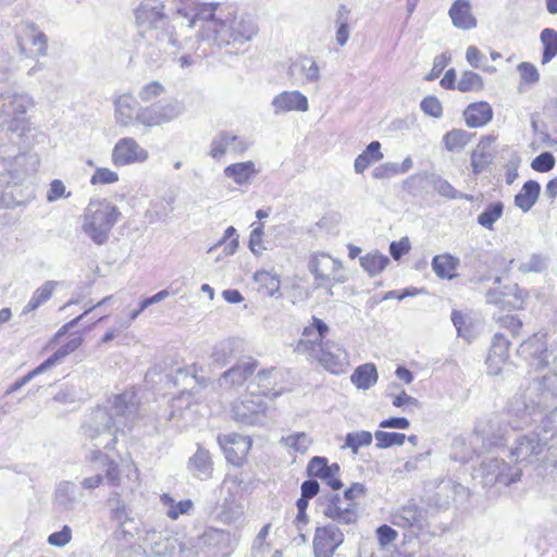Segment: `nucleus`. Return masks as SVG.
Wrapping results in <instances>:
<instances>
[{"instance_id": "1", "label": "nucleus", "mask_w": 557, "mask_h": 557, "mask_svg": "<svg viewBox=\"0 0 557 557\" xmlns=\"http://www.w3.org/2000/svg\"><path fill=\"white\" fill-rule=\"evenodd\" d=\"M556 398V372L533 377L524 389L515 394L504 412L480 421L474 431L490 448L503 447L512 431L532 425Z\"/></svg>"}, {"instance_id": "2", "label": "nucleus", "mask_w": 557, "mask_h": 557, "mask_svg": "<svg viewBox=\"0 0 557 557\" xmlns=\"http://www.w3.org/2000/svg\"><path fill=\"white\" fill-rule=\"evenodd\" d=\"M175 13L188 20V27L197 22L203 24L199 38L212 46L222 48L230 45H243L252 39L258 27L248 14H223L219 2H199L198 0H174Z\"/></svg>"}, {"instance_id": "3", "label": "nucleus", "mask_w": 557, "mask_h": 557, "mask_svg": "<svg viewBox=\"0 0 557 557\" xmlns=\"http://www.w3.org/2000/svg\"><path fill=\"white\" fill-rule=\"evenodd\" d=\"M138 404L136 393L125 391L110 397L104 406L97 407L85 431L91 441H96L94 446L113 450L116 433L124 428L131 429L135 423Z\"/></svg>"}, {"instance_id": "4", "label": "nucleus", "mask_w": 557, "mask_h": 557, "mask_svg": "<svg viewBox=\"0 0 557 557\" xmlns=\"http://www.w3.org/2000/svg\"><path fill=\"white\" fill-rule=\"evenodd\" d=\"M327 332L329 325L312 317V323L302 331V336L307 338L297 342L295 351L307 355L333 374L344 373L349 364L348 355L339 344L324 339Z\"/></svg>"}, {"instance_id": "5", "label": "nucleus", "mask_w": 557, "mask_h": 557, "mask_svg": "<svg viewBox=\"0 0 557 557\" xmlns=\"http://www.w3.org/2000/svg\"><path fill=\"white\" fill-rule=\"evenodd\" d=\"M136 23L140 27H146L141 32V36L146 40L156 39L157 51L152 50L147 55L151 59H158L159 53L166 49V46L176 47L178 49H187L194 47L191 39L180 42L172 30L168 27V17L164 13V4L159 0H144L135 10Z\"/></svg>"}, {"instance_id": "6", "label": "nucleus", "mask_w": 557, "mask_h": 557, "mask_svg": "<svg viewBox=\"0 0 557 557\" xmlns=\"http://www.w3.org/2000/svg\"><path fill=\"white\" fill-rule=\"evenodd\" d=\"M36 154H17L13 159H0V208H13L25 205L21 185L24 180L36 172Z\"/></svg>"}, {"instance_id": "7", "label": "nucleus", "mask_w": 557, "mask_h": 557, "mask_svg": "<svg viewBox=\"0 0 557 557\" xmlns=\"http://www.w3.org/2000/svg\"><path fill=\"white\" fill-rule=\"evenodd\" d=\"M121 212L108 200H92L86 208L83 231L97 245H103Z\"/></svg>"}, {"instance_id": "8", "label": "nucleus", "mask_w": 557, "mask_h": 557, "mask_svg": "<svg viewBox=\"0 0 557 557\" xmlns=\"http://www.w3.org/2000/svg\"><path fill=\"white\" fill-rule=\"evenodd\" d=\"M517 355L529 368L541 370L557 364V343L549 346L546 333H535L519 345Z\"/></svg>"}, {"instance_id": "9", "label": "nucleus", "mask_w": 557, "mask_h": 557, "mask_svg": "<svg viewBox=\"0 0 557 557\" xmlns=\"http://www.w3.org/2000/svg\"><path fill=\"white\" fill-rule=\"evenodd\" d=\"M549 442V435L543 434L540 429L519 435L509 451V458L516 465H530L539 461L540 456Z\"/></svg>"}, {"instance_id": "10", "label": "nucleus", "mask_w": 557, "mask_h": 557, "mask_svg": "<svg viewBox=\"0 0 557 557\" xmlns=\"http://www.w3.org/2000/svg\"><path fill=\"white\" fill-rule=\"evenodd\" d=\"M485 486L502 484L508 486L520 480L522 470L520 466H510L503 459L486 456L476 470Z\"/></svg>"}, {"instance_id": "11", "label": "nucleus", "mask_w": 557, "mask_h": 557, "mask_svg": "<svg viewBox=\"0 0 557 557\" xmlns=\"http://www.w3.org/2000/svg\"><path fill=\"white\" fill-rule=\"evenodd\" d=\"M267 403L255 391L243 396L232 406L234 420L242 425H263L267 422Z\"/></svg>"}, {"instance_id": "12", "label": "nucleus", "mask_w": 557, "mask_h": 557, "mask_svg": "<svg viewBox=\"0 0 557 557\" xmlns=\"http://www.w3.org/2000/svg\"><path fill=\"white\" fill-rule=\"evenodd\" d=\"M184 106L175 100L159 101L151 106L140 108L137 114V123L144 126H160L181 116Z\"/></svg>"}, {"instance_id": "13", "label": "nucleus", "mask_w": 557, "mask_h": 557, "mask_svg": "<svg viewBox=\"0 0 557 557\" xmlns=\"http://www.w3.org/2000/svg\"><path fill=\"white\" fill-rule=\"evenodd\" d=\"M16 40L20 52L28 55L26 46L29 44L33 49L32 53L45 57L48 50V38L47 36L38 30L37 25L30 21H22L16 25Z\"/></svg>"}, {"instance_id": "14", "label": "nucleus", "mask_w": 557, "mask_h": 557, "mask_svg": "<svg viewBox=\"0 0 557 557\" xmlns=\"http://www.w3.org/2000/svg\"><path fill=\"white\" fill-rule=\"evenodd\" d=\"M319 502L323 506L322 512L325 517L343 524H351L357 521L355 503H346L344 496L330 494L320 496Z\"/></svg>"}, {"instance_id": "15", "label": "nucleus", "mask_w": 557, "mask_h": 557, "mask_svg": "<svg viewBox=\"0 0 557 557\" xmlns=\"http://www.w3.org/2000/svg\"><path fill=\"white\" fill-rule=\"evenodd\" d=\"M344 542V533L334 524L318 527L313 537L314 557H333Z\"/></svg>"}, {"instance_id": "16", "label": "nucleus", "mask_w": 557, "mask_h": 557, "mask_svg": "<svg viewBox=\"0 0 557 557\" xmlns=\"http://www.w3.org/2000/svg\"><path fill=\"white\" fill-rule=\"evenodd\" d=\"M3 94L0 102L4 104V110L0 112V116H12L16 124L23 122L27 110L34 106L33 98L26 92L13 90L10 86L3 89Z\"/></svg>"}, {"instance_id": "17", "label": "nucleus", "mask_w": 557, "mask_h": 557, "mask_svg": "<svg viewBox=\"0 0 557 557\" xmlns=\"http://www.w3.org/2000/svg\"><path fill=\"white\" fill-rule=\"evenodd\" d=\"M429 511L413 502H408L392 515V523L396 527L423 530L428 525Z\"/></svg>"}, {"instance_id": "18", "label": "nucleus", "mask_w": 557, "mask_h": 557, "mask_svg": "<svg viewBox=\"0 0 557 557\" xmlns=\"http://www.w3.org/2000/svg\"><path fill=\"white\" fill-rule=\"evenodd\" d=\"M218 441L226 460L236 467H240L251 447V441L236 433L219 436Z\"/></svg>"}, {"instance_id": "19", "label": "nucleus", "mask_w": 557, "mask_h": 557, "mask_svg": "<svg viewBox=\"0 0 557 557\" xmlns=\"http://www.w3.org/2000/svg\"><path fill=\"white\" fill-rule=\"evenodd\" d=\"M250 146V143L227 131L219 132L211 140L209 154L213 159H221L227 151L243 153Z\"/></svg>"}, {"instance_id": "20", "label": "nucleus", "mask_w": 557, "mask_h": 557, "mask_svg": "<svg viewBox=\"0 0 557 557\" xmlns=\"http://www.w3.org/2000/svg\"><path fill=\"white\" fill-rule=\"evenodd\" d=\"M509 347L510 341L505 333L497 332L494 334L485 361L490 375H498L502 372L503 366L509 357Z\"/></svg>"}, {"instance_id": "21", "label": "nucleus", "mask_w": 557, "mask_h": 557, "mask_svg": "<svg viewBox=\"0 0 557 557\" xmlns=\"http://www.w3.org/2000/svg\"><path fill=\"white\" fill-rule=\"evenodd\" d=\"M147 159L148 152L132 137L120 139L113 148L112 160L115 165L144 162Z\"/></svg>"}, {"instance_id": "22", "label": "nucleus", "mask_w": 557, "mask_h": 557, "mask_svg": "<svg viewBox=\"0 0 557 557\" xmlns=\"http://www.w3.org/2000/svg\"><path fill=\"white\" fill-rule=\"evenodd\" d=\"M468 490L460 483L450 479L443 480L437 486V491L428 497V505L436 509H447L457 497H463Z\"/></svg>"}, {"instance_id": "23", "label": "nucleus", "mask_w": 557, "mask_h": 557, "mask_svg": "<svg viewBox=\"0 0 557 557\" xmlns=\"http://www.w3.org/2000/svg\"><path fill=\"white\" fill-rule=\"evenodd\" d=\"M271 107L275 115L290 111L307 112L309 109L307 97L299 90L280 92L273 98Z\"/></svg>"}, {"instance_id": "24", "label": "nucleus", "mask_w": 557, "mask_h": 557, "mask_svg": "<svg viewBox=\"0 0 557 557\" xmlns=\"http://www.w3.org/2000/svg\"><path fill=\"white\" fill-rule=\"evenodd\" d=\"M81 497L82 493L75 483L62 481L54 490L53 502L59 512H70L75 510Z\"/></svg>"}, {"instance_id": "25", "label": "nucleus", "mask_w": 557, "mask_h": 557, "mask_svg": "<svg viewBox=\"0 0 557 557\" xmlns=\"http://www.w3.org/2000/svg\"><path fill=\"white\" fill-rule=\"evenodd\" d=\"M244 342L239 338H227L213 346L211 359L218 367H225L244 351Z\"/></svg>"}, {"instance_id": "26", "label": "nucleus", "mask_w": 557, "mask_h": 557, "mask_svg": "<svg viewBox=\"0 0 557 557\" xmlns=\"http://www.w3.org/2000/svg\"><path fill=\"white\" fill-rule=\"evenodd\" d=\"M141 107L135 97L128 94L119 96L114 100L115 120L121 126H129L137 123V114Z\"/></svg>"}, {"instance_id": "27", "label": "nucleus", "mask_w": 557, "mask_h": 557, "mask_svg": "<svg viewBox=\"0 0 557 557\" xmlns=\"http://www.w3.org/2000/svg\"><path fill=\"white\" fill-rule=\"evenodd\" d=\"M257 361L252 358L239 361L232 368L223 372L219 379L220 385L239 386L255 372Z\"/></svg>"}, {"instance_id": "28", "label": "nucleus", "mask_w": 557, "mask_h": 557, "mask_svg": "<svg viewBox=\"0 0 557 557\" xmlns=\"http://www.w3.org/2000/svg\"><path fill=\"white\" fill-rule=\"evenodd\" d=\"M448 15L453 25L462 30L476 27V18L472 14L470 0H456L449 8Z\"/></svg>"}, {"instance_id": "29", "label": "nucleus", "mask_w": 557, "mask_h": 557, "mask_svg": "<svg viewBox=\"0 0 557 557\" xmlns=\"http://www.w3.org/2000/svg\"><path fill=\"white\" fill-rule=\"evenodd\" d=\"M463 116L469 127H482L492 120L493 109L485 101L471 103L463 111Z\"/></svg>"}, {"instance_id": "30", "label": "nucleus", "mask_w": 557, "mask_h": 557, "mask_svg": "<svg viewBox=\"0 0 557 557\" xmlns=\"http://www.w3.org/2000/svg\"><path fill=\"white\" fill-rule=\"evenodd\" d=\"M493 141L494 137H484L472 151L471 165L475 174L483 172L493 162L494 152L491 148Z\"/></svg>"}, {"instance_id": "31", "label": "nucleus", "mask_w": 557, "mask_h": 557, "mask_svg": "<svg viewBox=\"0 0 557 557\" xmlns=\"http://www.w3.org/2000/svg\"><path fill=\"white\" fill-rule=\"evenodd\" d=\"M188 468L197 479L207 480L211 478L213 462L210 453L199 446L197 451L189 458Z\"/></svg>"}, {"instance_id": "32", "label": "nucleus", "mask_w": 557, "mask_h": 557, "mask_svg": "<svg viewBox=\"0 0 557 557\" xmlns=\"http://www.w3.org/2000/svg\"><path fill=\"white\" fill-rule=\"evenodd\" d=\"M540 193V183L533 180H529L523 184L521 190L515 196V205L525 213L530 211L535 205Z\"/></svg>"}, {"instance_id": "33", "label": "nucleus", "mask_w": 557, "mask_h": 557, "mask_svg": "<svg viewBox=\"0 0 557 557\" xmlns=\"http://www.w3.org/2000/svg\"><path fill=\"white\" fill-rule=\"evenodd\" d=\"M223 173L235 184L244 185L257 174V170L253 161H245L227 165Z\"/></svg>"}, {"instance_id": "34", "label": "nucleus", "mask_w": 557, "mask_h": 557, "mask_svg": "<svg viewBox=\"0 0 557 557\" xmlns=\"http://www.w3.org/2000/svg\"><path fill=\"white\" fill-rule=\"evenodd\" d=\"M58 285L59 282L57 281H46L33 293L30 299L23 308L22 314H27L45 305L52 297V294Z\"/></svg>"}, {"instance_id": "35", "label": "nucleus", "mask_w": 557, "mask_h": 557, "mask_svg": "<svg viewBox=\"0 0 557 557\" xmlns=\"http://www.w3.org/2000/svg\"><path fill=\"white\" fill-rule=\"evenodd\" d=\"M383 157L384 156L381 151V143L377 140L371 141L367 148L355 159V172L362 174L371 163L382 160Z\"/></svg>"}, {"instance_id": "36", "label": "nucleus", "mask_w": 557, "mask_h": 557, "mask_svg": "<svg viewBox=\"0 0 557 557\" xmlns=\"http://www.w3.org/2000/svg\"><path fill=\"white\" fill-rule=\"evenodd\" d=\"M458 265L459 259L449 253L437 255L432 260V269L441 278H454Z\"/></svg>"}, {"instance_id": "37", "label": "nucleus", "mask_w": 557, "mask_h": 557, "mask_svg": "<svg viewBox=\"0 0 557 557\" xmlns=\"http://www.w3.org/2000/svg\"><path fill=\"white\" fill-rule=\"evenodd\" d=\"M351 383L359 389H368L377 381V371L373 363L357 367L351 374Z\"/></svg>"}, {"instance_id": "38", "label": "nucleus", "mask_w": 557, "mask_h": 557, "mask_svg": "<svg viewBox=\"0 0 557 557\" xmlns=\"http://www.w3.org/2000/svg\"><path fill=\"white\" fill-rule=\"evenodd\" d=\"M361 268L371 276L380 274L388 264L389 258L379 251L369 252L359 259Z\"/></svg>"}, {"instance_id": "39", "label": "nucleus", "mask_w": 557, "mask_h": 557, "mask_svg": "<svg viewBox=\"0 0 557 557\" xmlns=\"http://www.w3.org/2000/svg\"><path fill=\"white\" fill-rule=\"evenodd\" d=\"M274 369L260 370L255 376L253 381L249 384V389L255 391L256 395L264 397L269 396L275 385V379L273 377Z\"/></svg>"}, {"instance_id": "40", "label": "nucleus", "mask_w": 557, "mask_h": 557, "mask_svg": "<svg viewBox=\"0 0 557 557\" xmlns=\"http://www.w3.org/2000/svg\"><path fill=\"white\" fill-rule=\"evenodd\" d=\"M83 344V337L76 335L59 347L49 358L41 362V368L48 370L59 363L64 357L72 354Z\"/></svg>"}, {"instance_id": "41", "label": "nucleus", "mask_w": 557, "mask_h": 557, "mask_svg": "<svg viewBox=\"0 0 557 557\" xmlns=\"http://www.w3.org/2000/svg\"><path fill=\"white\" fill-rule=\"evenodd\" d=\"M549 257L543 253H532L518 265V271L528 274H542L548 271Z\"/></svg>"}, {"instance_id": "42", "label": "nucleus", "mask_w": 557, "mask_h": 557, "mask_svg": "<svg viewBox=\"0 0 557 557\" xmlns=\"http://www.w3.org/2000/svg\"><path fill=\"white\" fill-rule=\"evenodd\" d=\"M294 70H299L307 83H317L321 78L320 67L312 57L299 58L290 66V71Z\"/></svg>"}, {"instance_id": "43", "label": "nucleus", "mask_w": 557, "mask_h": 557, "mask_svg": "<svg viewBox=\"0 0 557 557\" xmlns=\"http://www.w3.org/2000/svg\"><path fill=\"white\" fill-rule=\"evenodd\" d=\"M524 294H525L524 290L520 289L519 286L517 284H515L512 287H508V292L502 293V295L504 297L512 295L513 296L512 300L497 298L496 294L492 290H490L486 294V300L490 304L507 302L512 309L519 310V309H523Z\"/></svg>"}, {"instance_id": "44", "label": "nucleus", "mask_w": 557, "mask_h": 557, "mask_svg": "<svg viewBox=\"0 0 557 557\" xmlns=\"http://www.w3.org/2000/svg\"><path fill=\"white\" fill-rule=\"evenodd\" d=\"M557 397L552 405H549L541 414L537 417V421H541V425L537 426L543 434L549 435V441L557 434Z\"/></svg>"}, {"instance_id": "45", "label": "nucleus", "mask_w": 557, "mask_h": 557, "mask_svg": "<svg viewBox=\"0 0 557 557\" xmlns=\"http://www.w3.org/2000/svg\"><path fill=\"white\" fill-rule=\"evenodd\" d=\"M540 39L543 45L542 64H546L557 55V32L553 28H544Z\"/></svg>"}, {"instance_id": "46", "label": "nucleus", "mask_w": 557, "mask_h": 557, "mask_svg": "<svg viewBox=\"0 0 557 557\" xmlns=\"http://www.w3.org/2000/svg\"><path fill=\"white\" fill-rule=\"evenodd\" d=\"M161 502L164 506L168 507L166 516L172 520H176L180 516L188 513L194 507V504L190 499L175 502L169 494L165 493L161 496Z\"/></svg>"}, {"instance_id": "47", "label": "nucleus", "mask_w": 557, "mask_h": 557, "mask_svg": "<svg viewBox=\"0 0 557 557\" xmlns=\"http://www.w3.org/2000/svg\"><path fill=\"white\" fill-rule=\"evenodd\" d=\"M504 203L502 201H495L486 206L481 214L478 216V223L492 231L494 224L498 221L504 213Z\"/></svg>"}, {"instance_id": "48", "label": "nucleus", "mask_w": 557, "mask_h": 557, "mask_svg": "<svg viewBox=\"0 0 557 557\" xmlns=\"http://www.w3.org/2000/svg\"><path fill=\"white\" fill-rule=\"evenodd\" d=\"M331 265L333 269L339 268L341 264L336 260L331 259L326 255L313 256L309 261V270L315 280L326 281L329 276L324 273V268Z\"/></svg>"}, {"instance_id": "49", "label": "nucleus", "mask_w": 557, "mask_h": 557, "mask_svg": "<svg viewBox=\"0 0 557 557\" xmlns=\"http://www.w3.org/2000/svg\"><path fill=\"white\" fill-rule=\"evenodd\" d=\"M173 199H159L151 203L150 209L147 211V216L150 218V222L165 221L170 218L173 212Z\"/></svg>"}, {"instance_id": "50", "label": "nucleus", "mask_w": 557, "mask_h": 557, "mask_svg": "<svg viewBox=\"0 0 557 557\" xmlns=\"http://www.w3.org/2000/svg\"><path fill=\"white\" fill-rule=\"evenodd\" d=\"M97 449L91 453V460H100L106 463V479L109 484L116 486L120 484V470L119 466L112 459H109L108 456L103 455L100 450L101 447H96Z\"/></svg>"}, {"instance_id": "51", "label": "nucleus", "mask_w": 557, "mask_h": 557, "mask_svg": "<svg viewBox=\"0 0 557 557\" xmlns=\"http://www.w3.org/2000/svg\"><path fill=\"white\" fill-rule=\"evenodd\" d=\"M253 277L260 288L264 290L265 295L273 297L278 293L281 282L276 275L271 274L268 271H257Z\"/></svg>"}, {"instance_id": "52", "label": "nucleus", "mask_w": 557, "mask_h": 557, "mask_svg": "<svg viewBox=\"0 0 557 557\" xmlns=\"http://www.w3.org/2000/svg\"><path fill=\"white\" fill-rule=\"evenodd\" d=\"M470 140V134L463 129L455 128L447 132L443 141L448 151L462 149Z\"/></svg>"}, {"instance_id": "53", "label": "nucleus", "mask_w": 557, "mask_h": 557, "mask_svg": "<svg viewBox=\"0 0 557 557\" xmlns=\"http://www.w3.org/2000/svg\"><path fill=\"white\" fill-rule=\"evenodd\" d=\"M372 440L373 435L369 431L347 433L342 448H350L354 454H357L360 447L369 446Z\"/></svg>"}, {"instance_id": "54", "label": "nucleus", "mask_w": 557, "mask_h": 557, "mask_svg": "<svg viewBox=\"0 0 557 557\" xmlns=\"http://www.w3.org/2000/svg\"><path fill=\"white\" fill-rule=\"evenodd\" d=\"M483 78L472 71H465L457 83V89L461 92L479 91L483 89Z\"/></svg>"}, {"instance_id": "55", "label": "nucleus", "mask_w": 557, "mask_h": 557, "mask_svg": "<svg viewBox=\"0 0 557 557\" xmlns=\"http://www.w3.org/2000/svg\"><path fill=\"white\" fill-rule=\"evenodd\" d=\"M374 438L379 449H386L392 446H401L406 441V435L403 433L379 430L374 433Z\"/></svg>"}, {"instance_id": "56", "label": "nucleus", "mask_w": 557, "mask_h": 557, "mask_svg": "<svg viewBox=\"0 0 557 557\" xmlns=\"http://www.w3.org/2000/svg\"><path fill=\"white\" fill-rule=\"evenodd\" d=\"M281 443L293 448L297 453H306L311 445V438L305 432H297L281 438Z\"/></svg>"}, {"instance_id": "57", "label": "nucleus", "mask_w": 557, "mask_h": 557, "mask_svg": "<svg viewBox=\"0 0 557 557\" xmlns=\"http://www.w3.org/2000/svg\"><path fill=\"white\" fill-rule=\"evenodd\" d=\"M221 516L223 520L227 522L236 521L244 513L243 507L233 496H231V498H225L221 504Z\"/></svg>"}, {"instance_id": "58", "label": "nucleus", "mask_w": 557, "mask_h": 557, "mask_svg": "<svg viewBox=\"0 0 557 557\" xmlns=\"http://www.w3.org/2000/svg\"><path fill=\"white\" fill-rule=\"evenodd\" d=\"M521 84L534 85L540 81L536 66L530 62H521L517 67Z\"/></svg>"}, {"instance_id": "59", "label": "nucleus", "mask_w": 557, "mask_h": 557, "mask_svg": "<svg viewBox=\"0 0 557 557\" xmlns=\"http://www.w3.org/2000/svg\"><path fill=\"white\" fill-rule=\"evenodd\" d=\"M165 88L161 83L153 81L141 87L138 92V97L144 102H150L161 96Z\"/></svg>"}, {"instance_id": "60", "label": "nucleus", "mask_w": 557, "mask_h": 557, "mask_svg": "<svg viewBox=\"0 0 557 557\" xmlns=\"http://www.w3.org/2000/svg\"><path fill=\"white\" fill-rule=\"evenodd\" d=\"M421 110L432 117L438 119L443 114L441 101L435 96H428L420 102Z\"/></svg>"}, {"instance_id": "61", "label": "nucleus", "mask_w": 557, "mask_h": 557, "mask_svg": "<svg viewBox=\"0 0 557 557\" xmlns=\"http://www.w3.org/2000/svg\"><path fill=\"white\" fill-rule=\"evenodd\" d=\"M119 181V175L116 172L108 169V168H97L95 173L90 178L91 185L98 184H113Z\"/></svg>"}, {"instance_id": "62", "label": "nucleus", "mask_w": 557, "mask_h": 557, "mask_svg": "<svg viewBox=\"0 0 557 557\" xmlns=\"http://www.w3.org/2000/svg\"><path fill=\"white\" fill-rule=\"evenodd\" d=\"M555 158L548 152L544 151L535 157L531 162V168L536 172H548L555 166Z\"/></svg>"}, {"instance_id": "63", "label": "nucleus", "mask_w": 557, "mask_h": 557, "mask_svg": "<svg viewBox=\"0 0 557 557\" xmlns=\"http://www.w3.org/2000/svg\"><path fill=\"white\" fill-rule=\"evenodd\" d=\"M339 470V465L334 462L329 465V470H326V472L323 473V476H321V480L333 491H337L343 487V483L338 478Z\"/></svg>"}, {"instance_id": "64", "label": "nucleus", "mask_w": 557, "mask_h": 557, "mask_svg": "<svg viewBox=\"0 0 557 557\" xmlns=\"http://www.w3.org/2000/svg\"><path fill=\"white\" fill-rule=\"evenodd\" d=\"M432 184L434 190L445 198L455 199L457 196V189L441 176L433 177Z\"/></svg>"}]
</instances>
